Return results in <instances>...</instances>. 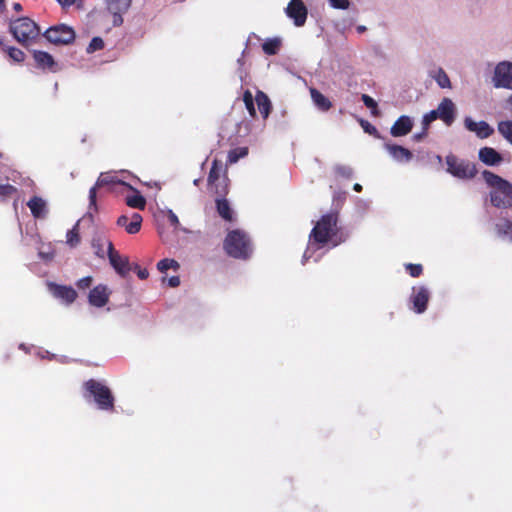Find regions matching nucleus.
Returning <instances> with one entry per match:
<instances>
[{"label": "nucleus", "instance_id": "34", "mask_svg": "<svg viewBox=\"0 0 512 512\" xmlns=\"http://www.w3.org/2000/svg\"><path fill=\"white\" fill-rule=\"evenodd\" d=\"M4 52H6L9 58L14 62L21 63L25 60V53L16 47L7 46Z\"/></svg>", "mask_w": 512, "mask_h": 512}, {"label": "nucleus", "instance_id": "51", "mask_svg": "<svg viewBox=\"0 0 512 512\" xmlns=\"http://www.w3.org/2000/svg\"><path fill=\"white\" fill-rule=\"evenodd\" d=\"M432 122L426 117V115L422 118V129L428 131L429 126Z\"/></svg>", "mask_w": 512, "mask_h": 512}, {"label": "nucleus", "instance_id": "26", "mask_svg": "<svg viewBox=\"0 0 512 512\" xmlns=\"http://www.w3.org/2000/svg\"><path fill=\"white\" fill-rule=\"evenodd\" d=\"M27 206L35 218H43L47 213L46 202L41 197L33 196L28 201Z\"/></svg>", "mask_w": 512, "mask_h": 512}, {"label": "nucleus", "instance_id": "17", "mask_svg": "<svg viewBox=\"0 0 512 512\" xmlns=\"http://www.w3.org/2000/svg\"><path fill=\"white\" fill-rule=\"evenodd\" d=\"M224 177H228L227 168L220 160L214 159L207 178L210 189L215 192L216 185H219Z\"/></svg>", "mask_w": 512, "mask_h": 512}, {"label": "nucleus", "instance_id": "6", "mask_svg": "<svg viewBox=\"0 0 512 512\" xmlns=\"http://www.w3.org/2000/svg\"><path fill=\"white\" fill-rule=\"evenodd\" d=\"M446 165L447 172L460 179H472L477 174V169L474 163L468 160L459 159L453 154L446 156Z\"/></svg>", "mask_w": 512, "mask_h": 512}, {"label": "nucleus", "instance_id": "29", "mask_svg": "<svg viewBox=\"0 0 512 512\" xmlns=\"http://www.w3.org/2000/svg\"><path fill=\"white\" fill-rule=\"evenodd\" d=\"M282 46L280 38H269L262 44L263 52L267 55H276Z\"/></svg>", "mask_w": 512, "mask_h": 512}, {"label": "nucleus", "instance_id": "5", "mask_svg": "<svg viewBox=\"0 0 512 512\" xmlns=\"http://www.w3.org/2000/svg\"><path fill=\"white\" fill-rule=\"evenodd\" d=\"M9 30L13 37L22 45H27L40 35V28L36 22L28 17H20L12 21Z\"/></svg>", "mask_w": 512, "mask_h": 512}, {"label": "nucleus", "instance_id": "18", "mask_svg": "<svg viewBox=\"0 0 512 512\" xmlns=\"http://www.w3.org/2000/svg\"><path fill=\"white\" fill-rule=\"evenodd\" d=\"M439 119H441L447 126H450L456 115V107L450 98H443L437 107Z\"/></svg>", "mask_w": 512, "mask_h": 512}, {"label": "nucleus", "instance_id": "35", "mask_svg": "<svg viewBox=\"0 0 512 512\" xmlns=\"http://www.w3.org/2000/svg\"><path fill=\"white\" fill-rule=\"evenodd\" d=\"M66 239L67 244L71 247H76L80 243L78 223H76L75 226L67 232Z\"/></svg>", "mask_w": 512, "mask_h": 512}, {"label": "nucleus", "instance_id": "58", "mask_svg": "<svg viewBox=\"0 0 512 512\" xmlns=\"http://www.w3.org/2000/svg\"><path fill=\"white\" fill-rule=\"evenodd\" d=\"M357 30H358L359 32H364V31L366 30V27H365V26H359V27L357 28Z\"/></svg>", "mask_w": 512, "mask_h": 512}, {"label": "nucleus", "instance_id": "25", "mask_svg": "<svg viewBox=\"0 0 512 512\" xmlns=\"http://www.w3.org/2000/svg\"><path fill=\"white\" fill-rule=\"evenodd\" d=\"M494 231L499 238L512 242V220L509 218H500L494 225Z\"/></svg>", "mask_w": 512, "mask_h": 512}, {"label": "nucleus", "instance_id": "53", "mask_svg": "<svg viewBox=\"0 0 512 512\" xmlns=\"http://www.w3.org/2000/svg\"><path fill=\"white\" fill-rule=\"evenodd\" d=\"M427 135V131L425 130H422L421 133H417L413 136V138L416 140V141H420L422 140L425 136Z\"/></svg>", "mask_w": 512, "mask_h": 512}, {"label": "nucleus", "instance_id": "3", "mask_svg": "<svg viewBox=\"0 0 512 512\" xmlns=\"http://www.w3.org/2000/svg\"><path fill=\"white\" fill-rule=\"evenodd\" d=\"M82 389L83 397L87 401L92 400L98 409L108 412L114 411V394L104 382L96 379H89L83 383Z\"/></svg>", "mask_w": 512, "mask_h": 512}, {"label": "nucleus", "instance_id": "41", "mask_svg": "<svg viewBox=\"0 0 512 512\" xmlns=\"http://www.w3.org/2000/svg\"><path fill=\"white\" fill-rule=\"evenodd\" d=\"M103 48H104V41H103V39L100 38V37H94V38H92V40H91V42H90V44H89V46L87 48V51L89 53H91V52H95L97 50H101Z\"/></svg>", "mask_w": 512, "mask_h": 512}, {"label": "nucleus", "instance_id": "2", "mask_svg": "<svg viewBox=\"0 0 512 512\" xmlns=\"http://www.w3.org/2000/svg\"><path fill=\"white\" fill-rule=\"evenodd\" d=\"M482 176L491 188L489 192L491 205L498 209L512 208V183L489 170H484Z\"/></svg>", "mask_w": 512, "mask_h": 512}, {"label": "nucleus", "instance_id": "9", "mask_svg": "<svg viewBox=\"0 0 512 512\" xmlns=\"http://www.w3.org/2000/svg\"><path fill=\"white\" fill-rule=\"evenodd\" d=\"M107 243V256L111 266L122 277H125L132 269L127 256H122L114 249L113 243L110 240Z\"/></svg>", "mask_w": 512, "mask_h": 512}, {"label": "nucleus", "instance_id": "4", "mask_svg": "<svg viewBox=\"0 0 512 512\" xmlns=\"http://www.w3.org/2000/svg\"><path fill=\"white\" fill-rule=\"evenodd\" d=\"M223 248L227 255L235 259H248L252 254V244L248 234L240 229H235L226 235Z\"/></svg>", "mask_w": 512, "mask_h": 512}, {"label": "nucleus", "instance_id": "11", "mask_svg": "<svg viewBox=\"0 0 512 512\" xmlns=\"http://www.w3.org/2000/svg\"><path fill=\"white\" fill-rule=\"evenodd\" d=\"M430 299V291L425 286H418L412 288L410 302L412 303V310L417 314H422L426 311Z\"/></svg>", "mask_w": 512, "mask_h": 512}, {"label": "nucleus", "instance_id": "15", "mask_svg": "<svg viewBox=\"0 0 512 512\" xmlns=\"http://www.w3.org/2000/svg\"><path fill=\"white\" fill-rule=\"evenodd\" d=\"M49 290L51 294L58 299H61L66 304H72L77 298L76 290L71 286L59 285L56 283H49Z\"/></svg>", "mask_w": 512, "mask_h": 512}, {"label": "nucleus", "instance_id": "30", "mask_svg": "<svg viewBox=\"0 0 512 512\" xmlns=\"http://www.w3.org/2000/svg\"><path fill=\"white\" fill-rule=\"evenodd\" d=\"M126 204L131 208L144 210L146 207V199L137 192V194L126 197Z\"/></svg>", "mask_w": 512, "mask_h": 512}, {"label": "nucleus", "instance_id": "48", "mask_svg": "<svg viewBox=\"0 0 512 512\" xmlns=\"http://www.w3.org/2000/svg\"><path fill=\"white\" fill-rule=\"evenodd\" d=\"M136 272H137V276L141 279V280H145L148 278L149 276V272L147 269H141L139 265L135 264L134 265V268H133Z\"/></svg>", "mask_w": 512, "mask_h": 512}, {"label": "nucleus", "instance_id": "7", "mask_svg": "<svg viewBox=\"0 0 512 512\" xmlns=\"http://www.w3.org/2000/svg\"><path fill=\"white\" fill-rule=\"evenodd\" d=\"M229 192V178L224 177L219 185H216L215 199L216 211L218 215L227 222L234 221V212L230 206L229 201L226 199V195Z\"/></svg>", "mask_w": 512, "mask_h": 512}, {"label": "nucleus", "instance_id": "46", "mask_svg": "<svg viewBox=\"0 0 512 512\" xmlns=\"http://www.w3.org/2000/svg\"><path fill=\"white\" fill-rule=\"evenodd\" d=\"M93 278L91 276H86L79 279L76 283L77 287L81 290L87 289L92 285Z\"/></svg>", "mask_w": 512, "mask_h": 512}, {"label": "nucleus", "instance_id": "14", "mask_svg": "<svg viewBox=\"0 0 512 512\" xmlns=\"http://www.w3.org/2000/svg\"><path fill=\"white\" fill-rule=\"evenodd\" d=\"M111 292L104 284H99L90 290L88 294V302L91 306L101 308L104 307L110 297Z\"/></svg>", "mask_w": 512, "mask_h": 512}, {"label": "nucleus", "instance_id": "54", "mask_svg": "<svg viewBox=\"0 0 512 512\" xmlns=\"http://www.w3.org/2000/svg\"><path fill=\"white\" fill-rule=\"evenodd\" d=\"M13 9L16 11V12H20L22 11V5L20 3H14L13 4Z\"/></svg>", "mask_w": 512, "mask_h": 512}, {"label": "nucleus", "instance_id": "44", "mask_svg": "<svg viewBox=\"0 0 512 512\" xmlns=\"http://www.w3.org/2000/svg\"><path fill=\"white\" fill-rule=\"evenodd\" d=\"M361 124L366 133H368L376 138H381L377 128L375 126H373L371 123H369L368 121H362Z\"/></svg>", "mask_w": 512, "mask_h": 512}, {"label": "nucleus", "instance_id": "59", "mask_svg": "<svg viewBox=\"0 0 512 512\" xmlns=\"http://www.w3.org/2000/svg\"><path fill=\"white\" fill-rule=\"evenodd\" d=\"M128 188H129V189H132V191H135L136 193L138 192L137 190H135V188H132V186H131V185H128Z\"/></svg>", "mask_w": 512, "mask_h": 512}, {"label": "nucleus", "instance_id": "20", "mask_svg": "<svg viewBox=\"0 0 512 512\" xmlns=\"http://www.w3.org/2000/svg\"><path fill=\"white\" fill-rule=\"evenodd\" d=\"M413 128V121L409 116H400L392 125L390 133L394 137H402L411 132Z\"/></svg>", "mask_w": 512, "mask_h": 512}, {"label": "nucleus", "instance_id": "31", "mask_svg": "<svg viewBox=\"0 0 512 512\" xmlns=\"http://www.w3.org/2000/svg\"><path fill=\"white\" fill-rule=\"evenodd\" d=\"M248 148L247 147H237L228 152L227 156V164L232 165L236 163L240 158L247 156Z\"/></svg>", "mask_w": 512, "mask_h": 512}, {"label": "nucleus", "instance_id": "32", "mask_svg": "<svg viewBox=\"0 0 512 512\" xmlns=\"http://www.w3.org/2000/svg\"><path fill=\"white\" fill-rule=\"evenodd\" d=\"M498 132L512 145V121L505 120L498 123Z\"/></svg>", "mask_w": 512, "mask_h": 512}, {"label": "nucleus", "instance_id": "61", "mask_svg": "<svg viewBox=\"0 0 512 512\" xmlns=\"http://www.w3.org/2000/svg\"><path fill=\"white\" fill-rule=\"evenodd\" d=\"M128 188H129V189H132V191H135L136 193L138 192L137 190H135V188H132V186H131V185H128Z\"/></svg>", "mask_w": 512, "mask_h": 512}, {"label": "nucleus", "instance_id": "56", "mask_svg": "<svg viewBox=\"0 0 512 512\" xmlns=\"http://www.w3.org/2000/svg\"><path fill=\"white\" fill-rule=\"evenodd\" d=\"M6 45L4 43V38L0 36V48L4 51L6 49Z\"/></svg>", "mask_w": 512, "mask_h": 512}, {"label": "nucleus", "instance_id": "27", "mask_svg": "<svg viewBox=\"0 0 512 512\" xmlns=\"http://www.w3.org/2000/svg\"><path fill=\"white\" fill-rule=\"evenodd\" d=\"M255 102L263 119H267L272 109L269 97L263 91L258 90L255 96Z\"/></svg>", "mask_w": 512, "mask_h": 512}, {"label": "nucleus", "instance_id": "24", "mask_svg": "<svg viewBox=\"0 0 512 512\" xmlns=\"http://www.w3.org/2000/svg\"><path fill=\"white\" fill-rule=\"evenodd\" d=\"M480 161L489 166H494L502 161V156L494 148L483 147L478 153Z\"/></svg>", "mask_w": 512, "mask_h": 512}, {"label": "nucleus", "instance_id": "50", "mask_svg": "<svg viewBox=\"0 0 512 512\" xmlns=\"http://www.w3.org/2000/svg\"><path fill=\"white\" fill-rule=\"evenodd\" d=\"M425 115H426V117H427L431 122H433V121H435V120L439 119V115H438V113H437V110H436V109H435V110H431L430 112L426 113Z\"/></svg>", "mask_w": 512, "mask_h": 512}, {"label": "nucleus", "instance_id": "57", "mask_svg": "<svg viewBox=\"0 0 512 512\" xmlns=\"http://www.w3.org/2000/svg\"><path fill=\"white\" fill-rule=\"evenodd\" d=\"M5 7V0H0V11H3Z\"/></svg>", "mask_w": 512, "mask_h": 512}, {"label": "nucleus", "instance_id": "49", "mask_svg": "<svg viewBox=\"0 0 512 512\" xmlns=\"http://www.w3.org/2000/svg\"><path fill=\"white\" fill-rule=\"evenodd\" d=\"M168 284L170 287H177L180 285V278L178 276H172L169 278Z\"/></svg>", "mask_w": 512, "mask_h": 512}, {"label": "nucleus", "instance_id": "10", "mask_svg": "<svg viewBox=\"0 0 512 512\" xmlns=\"http://www.w3.org/2000/svg\"><path fill=\"white\" fill-rule=\"evenodd\" d=\"M493 81L497 88L512 90V62L503 61L498 63L495 67Z\"/></svg>", "mask_w": 512, "mask_h": 512}, {"label": "nucleus", "instance_id": "33", "mask_svg": "<svg viewBox=\"0 0 512 512\" xmlns=\"http://www.w3.org/2000/svg\"><path fill=\"white\" fill-rule=\"evenodd\" d=\"M243 102L245 104V107H246L249 115L252 118H255L256 117V109L254 106L255 99L253 98V95L250 90H246L243 93Z\"/></svg>", "mask_w": 512, "mask_h": 512}, {"label": "nucleus", "instance_id": "16", "mask_svg": "<svg viewBox=\"0 0 512 512\" xmlns=\"http://www.w3.org/2000/svg\"><path fill=\"white\" fill-rule=\"evenodd\" d=\"M464 126L468 131L476 133L480 139H486L494 133V129L486 121L475 122L470 117L464 119Z\"/></svg>", "mask_w": 512, "mask_h": 512}, {"label": "nucleus", "instance_id": "22", "mask_svg": "<svg viewBox=\"0 0 512 512\" xmlns=\"http://www.w3.org/2000/svg\"><path fill=\"white\" fill-rule=\"evenodd\" d=\"M33 58L38 68L55 72L56 62L51 54L45 51L35 50Z\"/></svg>", "mask_w": 512, "mask_h": 512}, {"label": "nucleus", "instance_id": "21", "mask_svg": "<svg viewBox=\"0 0 512 512\" xmlns=\"http://www.w3.org/2000/svg\"><path fill=\"white\" fill-rule=\"evenodd\" d=\"M120 183L126 185L124 182L117 181L114 176L109 175L107 173H102L98 177L96 184L89 190V201L90 206H96V191L97 188L107 186L110 184Z\"/></svg>", "mask_w": 512, "mask_h": 512}, {"label": "nucleus", "instance_id": "47", "mask_svg": "<svg viewBox=\"0 0 512 512\" xmlns=\"http://www.w3.org/2000/svg\"><path fill=\"white\" fill-rule=\"evenodd\" d=\"M57 1L63 8H68L75 4L77 5V7H81L83 4L82 0H57Z\"/></svg>", "mask_w": 512, "mask_h": 512}, {"label": "nucleus", "instance_id": "52", "mask_svg": "<svg viewBox=\"0 0 512 512\" xmlns=\"http://www.w3.org/2000/svg\"><path fill=\"white\" fill-rule=\"evenodd\" d=\"M168 218H169L170 223L173 226L176 227L179 224V219H178V217L174 213L170 212V215H169Z\"/></svg>", "mask_w": 512, "mask_h": 512}, {"label": "nucleus", "instance_id": "36", "mask_svg": "<svg viewBox=\"0 0 512 512\" xmlns=\"http://www.w3.org/2000/svg\"><path fill=\"white\" fill-rule=\"evenodd\" d=\"M157 268L160 272L164 273L171 268L175 270L178 269L179 263L174 259L165 258L157 263Z\"/></svg>", "mask_w": 512, "mask_h": 512}, {"label": "nucleus", "instance_id": "13", "mask_svg": "<svg viewBox=\"0 0 512 512\" xmlns=\"http://www.w3.org/2000/svg\"><path fill=\"white\" fill-rule=\"evenodd\" d=\"M132 0H107V9L113 15V25L120 26L123 23L122 15L126 13Z\"/></svg>", "mask_w": 512, "mask_h": 512}, {"label": "nucleus", "instance_id": "12", "mask_svg": "<svg viewBox=\"0 0 512 512\" xmlns=\"http://www.w3.org/2000/svg\"><path fill=\"white\" fill-rule=\"evenodd\" d=\"M286 14L293 19L296 26H303L307 19V8L303 0H290L286 8Z\"/></svg>", "mask_w": 512, "mask_h": 512}, {"label": "nucleus", "instance_id": "23", "mask_svg": "<svg viewBox=\"0 0 512 512\" xmlns=\"http://www.w3.org/2000/svg\"><path fill=\"white\" fill-rule=\"evenodd\" d=\"M384 147L389 152V154L398 162H409L413 158V153L403 146L386 143Z\"/></svg>", "mask_w": 512, "mask_h": 512}, {"label": "nucleus", "instance_id": "40", "mask_svg": "<svg viewBox=\"0 0 512 512\" xmlns=\"http://www.w3.org/2000/svg\"><path fill=\"white\" fill-rule=\"evenodd\" d=\"M335 173L343 178L350 179L353 176V170L351 167L346 165H338L335 167Z\"/></svg>", "mask_w": 512, "mask_h": 512}, {"label": "nucleus", "instance_id": "39", "mask_svg": "<svg viewBox=\"0 0 512 512\" xmlns=\"http://www.w3.org/2000/svg\"><path fill=\"white\" fill-rule=\"evenodd\" d=\"M405 269L409 273V275L413 278H417V277L421 276L423 273V267L421 264L408 263V264H405Z\"/></svg>", "mask_w": 512, "mask_h": 512}, {"label": "nucleus", "instance_id": "43", "mask_svg": "<svg viewBox=\"0 0 512 512\" xmlns=\"http://www.w3.org/2000/svg\"><path fill=\"white\" fill-rule=\"evenodd\" d=\"M107 239H101V238H98V239H94L93 241V247L96 249V255L101 257V258H104L105 257V252L103 250V244H106Z\"/></svg>", "mask_w": 512, "mask_h": 512}, {"label": "nucleus", "instance_id": "45", "mask_svg": "<svg viewBox=\"0 0 512 512\" xmlns=\"http://www.w3.org/2000/svg\"><path fill=\"white\" fill-rule=\"evenodd\" d=\"M330 5L336 9H348L350 6L349 0H328Z\"/></svg>", "mask_w": 512, "mask_h": 512}, {"label": "nucleus", "instance_id": "55", "mask_svg": "<svg viewBox=\"0 0 512 512\" xmlns=\"http://www.w3.org/2000/svg\"><path fill=\"white\" fill-rule=\"evenodd\" d=\"M353 189L356 192H361L362 191V185H360L359 183H355L354 186H353Z\"/></svg>", "mask_w": 512, "mask_h": 512}, {"label": "nucleus", "instance_id": "60", "mask_svg": "<svg viewBox=\"0 0 512 512\" xmlns=\"http://www.w3.org/2000/svg\"><path fill=\"white\" fill-rule=\"evenodd\" d=\"M128 188H129V189H132V191H135L136 193L138 192L137 190H135V188H132V186H131V185H128Z\"/></svg>", "mask_w": 512, "mask_h": 512}, {"label": "nucleus", "instance_id": "8", "mask_svg": "<svg viewBox=\"0 0 512 512\" xmlns=\"http://www.w3.org/2000/svg\"><path fill=\"white\" fill-rule=\"evenodd\" d=\"M43 36L52 44L69 45L74 42L76 34L73 28L59 24L48 28Z\"/></svg>", "mask_w": 512, "mask_h": 512}, {"label": "nucleus", "instance_id": "42", "mask_svg": "<svg viewBox=\"0 0 512 512\" xmlns=\"http://www.w3.org/2000/svg\"><path fill=\"white\" fill-rule=\"evenodd\" d=\"M17 192V188L11 184H0V196L11 197Z\"/></svg>", "mask_w": 512, "mask_h": 512}, {"label": "nucleus", "instance_id": "38", "mask_svg": "<svg viewBox=\"0 0 512 512\" xmlns=\"http://www.w3.org/2000/svg\"><path fill=\"white\" fill-rule=\"evenodd\" d=\"M361 100L362 102L364 103V105L371 110V113L373 115H378L379 112H378V106H377V102L372 98L370 97L369 95L367 94H362L361 96Z\"/></svg>", "mask_w": 512, "mask_h": 512}, {"label": "nucleus", "instance_id": "37", "mask_svg": "<svg viewBox=\"0 0 512 512\" xmlns=\"http://www.w3.org/2000/svg\"><path fill=\"white\" fill-rule=\"evenodd\" d=\"M435 80L441 88H450L451 87L450 79H449L448 75L446 74V72L442 68H440L438 70V72L435 76Z\"/></svg>", "mask_w": 512, "mask_h": 512}, {"label": "nucleus", "instance_id": "1", "mask_svg": "<svg viewBox=\"0 0 512 512\" xmlns=\"http://www.w3.org/2000/svg\"><path fill=\"white\" fill-rule=\"evenodd\" d=\"M338 221L339 214L336 211L322 215L310 232V245L319 249L329 243L334 247L341 243L343 239L339 236Z\"/></svg>", "mask_w": 512, "mask_h": 512}, {"label": "nucleus", "instance_id": "19", "mask_svg": "<svg viewBox=\"0 0 512 512\" xmlns=\"http://www.w3.org/2000/svg\"><path fill=\"white\" fill-rule=\"evenodd\" d=\"M143 218L139 213H132L131 217L121 215L117 219V225L124 227L128 234H136L140 231Z\"/></svg>", "mask_w": 512, "mask_h": 512}, {"label": "nucleus", "instance_id": "28", "mask_svg": "<svg viewBox=\"0 0 512 512\" xmlns=\"http://www.w3.org/2000/svg\"><path fill=\"white\" fill-rule=\"evenodd\" d=\"M310 95L318 109L328 111L332 107L331 101L316 88L310 89Z\"/></svg>", "mask_w": 512, "mask_h": 512}]
</instances>
